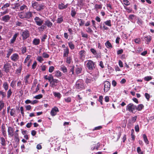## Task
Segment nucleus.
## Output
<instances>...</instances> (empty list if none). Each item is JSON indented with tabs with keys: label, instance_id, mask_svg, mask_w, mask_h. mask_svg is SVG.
Listing matches in <instances>:
<instances>
[{
	"label": "nucleus",
	"instance_id": "nucleus-1",
	"mask_svg": "<svg viewBox=\"0 0 154 154\" xmlns=\"http://www.w3.org/2000/svg\"><path fill=\"white\" fill-rule=\"evenodd\" d=\"M92 76L88 77L85 80V82L88 84L94 82L98 77L99 72L96 69L91 73Z\"/></svg>",
	"mask_w": 154,
	"mask_h": 154
},
{
	"label": "nucleus",
	"instance_id": "nucleus-2",
	"mask_svg": "<svg viewBox=\"0 0 154 154\" xmlns=\"http://www.w3.org/2000/svg\"><path fill=\"white\" fill-rule=\"evenodd\" d=\"M31 7L37 11H39L44 8L45 6L43 4H40L36 1H32L31 2Z\"/></svg>",
	"mask_w": 154,
	"mask_h": 154
},
{
	"label": "nucleus",
	"instance_id": "nucleus-3",
	"mask_svg": "<svg viewBox=\"0 0 154 154\" xmlns=\"http://www.w3.org/2000/svg\"><path fill=\"white\" fill-rule=\"evenodd\" d=\"M75 87L80 90L84 89L85 86L83 81L82 79L78 80L76 83Z\"/></svg>",
	"mask_w": 154,
	"mask_h": 154
},
{
	"label": "nucleus",
	"instance_id": "nucleus-4",
	"mask_svg": "<svg viewBox=\"0 0 154 154\" xmlns=\"http://www.w3.org/2000/svg\"><path fill=\"white\" fill-rule=\"evenodd\" d=\"M86 66L90 70H92L95 68L94 63L91 60H88Z\"/></svg>",
	"mask_w": 154,
	"mask_h": 154
},
{
	"label": "nucleus",
	"instance_id": "nucleus-5",
	"mask_svg": "<svg viewBox=\"0 0 154 154\" xmlns=\"http://www.w3.org/2000/svg\"><path fill=\"white\" fill-rule=\"evenodd\" d=\"M136 108V106L135 105L132 103H130L127 106L126 109L129 112L133 113Z\"/></svg>",
	"mask_w": 154,
	"mask_h": 154
},
{
	"label": "nucleus",
	"instance_id": "nucleus-6",
	"mask_svg": "<svg viewBox=\"0 0 154 154\" xmlns=\"http://www.w3.org/2000/svg\"><path fill=\"white\" fill-rule=\"evenodd\" d=\"M34 20L35 23L38 26H41L44 23L43 20L37 16L35 17Z\"/></svg>",
	"mask_w": 154,
	"mask_h": 154
},
{
	"label": "nucleus",
	"instance_id": "nucleus-7",
	"mask_svg": "<svg viewBox=\"0 0 154 154\" xmlns=\"http://www.w3.org/2000/svg\"><path fill=\"white\" fill-rule=\"evenodd\" d=\"M20 34L23 40L27 39L30 35L29 32L27 30H22Z\"/></svg>",
	"mask_w": 154,
	"mask_h": 154
},
{
	"label": "nucleus",
	"instance_id": "nucleus-8",
	"mask_svg": "<svg viewBox=\"0 0 154 154\" xmlns=\"http://www.w3.org/2000/svg\"><path fill=\"white\" fill-rule=\"evenodd\" d=\"M104 88L103 90L104 92H107L110 89V83L108 81H105L104 83Z\"/></svg>",
	"mask_w": 154,
	"mask_h": 154
},
{
	"label": "nucleus",
	"instance_id": "nucleus-9",
	"mask_svg": "<svg viewBox=\"0 0 154 154\" xmlns=\"http://www.w3.org/2000/svg\"><path fill=\"white\" fill-rule=\"evenodd\" d=\"M11 67V64L8 63H6L3 66L4 71L6 73H8Z\"/></svg>",
	"mask_w": 154,
	"mask_h": 154
},
{
	"label": "nucleus",
	"instance_id": "nucleus-10",
	"mask_svg": "<svg viewBox=\"0 0 154 154\" xmlns=\"http://www.w3.org/2000/svg\"><path fill=\"white\" fill-rule=\"evenodd\" d=\"M14 129L11 127H8V132L9 137H11L14 135Z\"/></svg>",
	"mask_w": 154,
	"mask_h": 154
},
{
	"label": "nucleus",
	"instance_id": "nucleus-11",
	"mask_svg": "<svg viewBox=\"0 0 154 154\" xmlns=\"http://www.w3.org/2000/svg\"><path fill=\"white\" fill-rule=\"evenodd\" d=\"M59 82V80L57 79H54V78L50 82V86L52 87H54V86L57 85V84Z\"/></svg>",
	"mask_w": 154,
	"mask_h": 154
},
{
	"label": "nucleus",
	"instance_id": "nucleus-12",
	"mask_svg": "<svg viewBox=\"0 0 154 154\" xmlns=\"http://www.w3.org/2000/svg\"><path fill=\"white\" fill-rule=\"evenodd\" d=\"M11 17L9 15H7L2 17L1 20L5 22H7L9 21Z\"/></svg>",
	"mask_w": 154,
	"mask_h": 154
},
{
	"label": "nucleus",
	"instance_id": "nucleus-13",
	"mask_svg": "<svg viewBox=\"0 0 154 154\" xmlns=\"http://www.w3.org/2000/svg\"><path fill=\"white\" fill-rule=\"evenodd\" d=\"M82 67L80 65H76L75 67V71L77 74L80 73L82 70Z\"/></svg>",
	"mask_w": 154,
	"mask_h": 154
},
{
	"label": "nucleus",
	"instance_id": "nucleus-14",
	"mask_svg": "<svg viewBox=\"0 0 154 154\" xmlns=\"http://www.w3.org/2000/svg\"><path fill=\"white\" fill-rule=\"evenodd\" d=\"M59 112L58 108L57 107H55L52 109L50 113L51 116H54L56 115L57 112Z\"/></svg>",
	"mask_w": 154,
	"mask_h": 154
},
{
	"label": "nucleus",
	"instance_id": "nucleus-15",
	"mask_svg": "<svg viewBox=\"0 0 154 154\" xmlns=\"http://www.w3.org/2000/svg\"><path fill=\"white\" fill-rule=\"evenodd\" d=\"M85 51L84 50H82L79 52V57L81 60H84L85 57Z\"/></svg>",
	"mask_w": 154,
	"mask_h": 154
},
{
	"label": "nucleus",
	"instance_id": "nucleus-16",
	"mask_svg": "<svg viewBox=\"0 0 154 154\" xmlns=\"http://www.w3.org/2000/svg\"><path fill=\"white\" fill-rule=\"evenodd\" d=\"M19 35V34L18 33H16L14 35L12 38L10 40V44H11L14 43L16 40L17 37V36H18Z\"/></svg>",
	"mask_w": 154,
	"mask_h": 154
},
{
	"label": "nucleus",
	"instance_id": "nucleus-17",
	"mask_svg": "<svg viewBox=\"0 0 154 154\" xmlns=\"http://www.w3.org/2000/svg\"><path fill=\"white\" fill-rule=\"evenodd\" d=\"M11 58L13 61H16L18 59L19 56L17 54H14L11 56Z\"/></svg>",
	"mask_w": 154,
	"mask_h": 154
},
{
	"label": "nucleus",
	"instance_id": "nucleus-18",
	"mask_svg": "<svg viewBox=\"0 0 154 154\" xmlns=\"http://www.w3.org/2000/svg\"><path fill=\"white\" fill-rule=\"evenodd\" d=\"M69 4H67L64 5L63 3H61L58 5V8L60 10H62L63 9H65L67 7Z\"/></svg>",
	"mask_w": 154,
	"mask_h": 154
},
{
	"label": "nucleus",
	"instance_id": "nucleus-19",
	"mask_svg": "<svg viewBox=\"0 0 154 154\" xmlns=\"http://www.w3.org/2000/svg\"><path fill=\"white\" fill-rule=\"evenodd\" d=\"M69 51V48L66 47L64 49L63 57H67L68 56Z\"/></svg>",
	"mask_w": 154,
	"mask_h": 154
},
{
	"label": "nucleus",
	"instance_id": "nucleus-20",
	"mask_svg": "<svg viewBox=\"0 0 154 154\" xmlns=\"http://www.w3.org/2000/svg\"><path fill=\"white\" fill-rule=\"evenodd\" d=\"M2 134L3 136L5 137H7L6 131L5 130V126L2 125Z\"/></svg>",
	"mask_w": 154,
	"mask_h": 154
},
{
	"label": "nucleus",
	"instance_id": "nucleus-21",
	"mask_svg": "<svg viewBox=\"0 0 154 154\" xmlns=\"http://www.w3.org/2000/svg\"><path fill=\"white\" fill-rule=\"evenodd\" d=\"M44 24L49 28H51L53 25L52 23L48 20L45 21Z\"/></svg>",
	"mask_w": 154,
	"mask_h": 154
},
{
	"label": "nucleus",
	"instance_id": "nucleus-22",
	"mask_svg": "<svg viewBox=\"0 0 154 154\" xmlns=\"http://www.w3.org/2000/svg\"><path fill=\"white\" fill-rule=\"evenodd\" d=\"M40 42V40L39 39L35 38L32 41V44L34 45H37L39 44Z\"/></svg>",
	"mask_w": 154,
	"mask_h": 154
},
{
	"label": "nucleus",
	"instance_id": "nucleus-23",
	"mask_svg": "<svg viewBox=\"0 0 154 154\" xmlns=\"http://www.w3.org/2000/svg\"><path fill=\"white\" fill-rule=\"evenodd\" d=\"M100 146V143H98L96 144H94L92 145L91 147V149L92 150H93L95 149H97Z\"/></svg>",
	"mask_w": 154,
	"mask_h": 154
},
{
	"label": "nucleus",
	"instance_id": "nucleus-24",
	"mask_svg": "<svg viewBox=\"0 0 154 154\" xmlns=\"http://www.w3.org/2000/svg\"><path fill=\"white\" fill-rule=\"evenodd\" d=\"M0 140L1 141V144L2 145L4 146H5L6 145V143L5 139L2 137H0Z\"/></svg>",
	"mask_w": 154,
	"mask_h": 154
},
{
	"label": "nucleus",
	"instance_id": "nucleus-25",
	"mask_svg": "<svg viewBox=\"0 0 154 154\" xmlns=\"http://www.w3.org/2000/svg\"><path fill=\"white\" fill-rule=\"evenodd\" d=\"M26 18L29 19L32 16V13L30 11L27 12L25 13Z\"/></svg>",
	"mask_w": 154,
	"mask_h": 154
},
{
	"label": "nucleus",
	"instance_id": "nucleus-26",
	"mask_svg": "<svg viewBox=\"0 0 154 154\" xmlns=\"http://www.w3.org/2000/svg\"><path fill=\"white\" fill-rule=\"evenodd\" d=\"M151 37L150 35L144 37V39L146 42L147 44H149V42L151 40Z\"/></svg>",
	"mask_w": 154,
	"mask_h": 154
},
{
	"label": "nucleus",
	"instance_id": "nucleus-27",
	"mask_svg": "<svg viewBox=\"0 0 154 154\" xmlns=\"http://www.w3.org/2000/svg\"><path fill=\"white\" fill-rule=\"evenodd\" d=\"M62 73L59 71L57 70L55 72V76L57 78H59L61 76Z\"/></svg>",
	"mask_w": 154,
	"mask_h": 154
},
{
	"label": "nucleus",
	"instance_id": "nucleus-28",
	"mask_svg": "<svg viewBox=\"0 0 154 154\" xmlns=\"http://www.w3.org/2000/svg\"><path fill=\"white\" fill-rule=\"evenodd\" d=\"M30 76V75L27 74L24 78V81L26 85L28 83V80Z\"/></svg>",
	"mask_w": 154,
	"mask_h": 154
},
{
	"label": "nucleus",
	"instance_id": "nucleus-29",
	"mask_svg": "<svg viewBox=\"0 0 154 154\" xmlns=\"http://www.w3.org/2000/svg\"><path fill=\"white\" fill-rule=\"evenodd\" d=\"M53 94L55 97H57L59 99L61 97V95L59 92H53Z\"/></svg>",
	"mask_w": 154,
	"mask_h": 154
},
{
	"label": "nucleus",
	"instance_id": "nucleus-30",
	"mask_svg": "<svg viewBox=\"0 0 154 154\" xmlns=\"http://www.w3.org/2000/svg\"><path fill=\"white\" fill-rule=\"evenodd\" d=\"M44 78L46 80H48L49 82H50L53 79V77L51 75H50L49 76L46 75L44 77Z\"/></svg>",
	"mask_w": 154,
	"mask_h": 154
},
{
	"label": "nucleus",
	"instance_id": "nucleus-31",
	"mask_svg": "<svg viewBox=\"0 0 154 154\" xmlns=\"http://www.w3.org/2000/svg\"><path fill=\"white\" fill-rule=\"evenodd\" d=\"M105 45L106 47L108 48H112V47L111 43L109 41H107L105 43Z\"/></svg>",
	"mask_w": 154,
	"mask_h": 154
},
{
	"label": "nucleus",
	"instance_id": "nucleus-32",
	"mask_svg": "<svg viewBox=\"0 0 154 154\" xmlns=\"http://www.w3.org/2000/svg\"><path fill=\"white\" fill-rule=\"evenodd\" d=\"M60 69L64 73L67 72V69L66 67L64 66H62L60 68Z\"/></svg>",
	"mask_w": 154,
	"mask_h": 154
},
{
	"label": "nucleus",
	"instance_id": "nucleus-33",
	"mask_svg": "<svg viewBox=\"0 0 154 154\" xmlns=\"http://www.w3.org/2000/svg\"><path fill=\"white\" fill-rule=\"evenodd\" d=\"M144 106L142 104H139L137 107L136 106V109L138 111H141L143 108Z\"/></svg>",
	"mask_w": 154,
	"mask_h": 154
},
{
	"label": "nucleus",
	"instance_id": "nucleus-34",
	"mask_svg": "<svg viewBox=\"0 0 154 154\" xmlns=\"http://www.w3.org/2000/svg\"><path fill=\"white\" fill-rule=\"evenodd\" d=\"M10 3L9 2V3H7L5 4L2 7V9L3 10H5V9L7 8L8 7L10 6Z\"/></svg>",
	"mask_w": 154,
	"mask_h": 154
},
{
	"label": "nucleus",
	"instance_id": "nucleus-35",
	"mask_svg": "<svg viewBox=\"0 0 154 154\" xmlns=\"http://www.w3.org/2000/svg\"><path fill=\"white\" fill-rule=\"evenodd\" d=\"M40 26L38 28V29L39 31H43L46 28L45 26L44 25H42Z\"/></svg>",
	"mask_w": 154,
	"mask_h": 154
},
{
	"label": "nucleus",
	"instance_id": "nucleus-36",
	"mask_svg": "<svg viewBox=\"0 0 154 154\" xmlns=\"http://www.w3.org/2000/svg\"><path fill=\"white\" fill-rule=\"evenodd\" d=\"M66 62L67 63L70 64L72 61V59L71 57L67 56L66 57Z\"/></svg>",
	"mask_w": 154,
	"mask_h": 154
},
{
	"label": "nucleus",
	"instance_id": "nucleus-37",
	"mask_svg": "<svg viewBox=\"0 0 154 154\" xmlns=\"http://www.w3.org/2000/svg\"><path fill=\"white\" fill-rule=\"evenodd\" d=\"M143 138L144 141L145 142V143L147 144H149V142L148 140L147 136H146V135L145 134H143Z\"/></svg>",
	"mask_w": 154,
	"mask_h": 154
},
{
	"label": "nucleus",
	"instance_id": "nucleus-38",
	"mask_svg": "<svg viewBox=\"0 0 154 154\" xmlns=\"http://www.w3.org/2000/svg\"><path fill=\"white\" fill-rule=\"evenodd\" d=\"M68 45L70 48L71 50H73L75 48V45L71 42H68Z\"/></svg>",
	"mask_w": 154,
	"mask_h": 154
},
{
	"label": "nucleus",
	"instance_id": "nucleus-39",
	"mask_svg": "<svg viewBox=\"0 0 154 154\" xmlns=\"http://www.w3.org/2000/svg\"><path fill=\"white\" fill-rule=\"evenodd\" d=\"M3 87L5 91L8 90V85L7 82H5L3 84Z\"/></svg>",
	"mask_w": 154,
	"mask_h": 154
},
{
	"label": "nucleus",
	"instance_id": "nucleus-40",
	"mask_svg": "<svg viewBox=\"0 0 154 154\" xmlns=\"http://www.w3.org/2000/svg\"><path fill=\"white\" fill-rule=\"evenodd\" d=\"M104 23L106 25L109 26H111V21L110 20H108L104 22Z\"/></svg>",
	"mask_w": 154,
	"mask_h": 154
},
{
	"label": "nucleus",
	"instance_id": "nucleus-41",
	"mask_svg": "<svg viewBox=\"0 0 154 154\" xmlns=\"http://www.w3.org/2000/svg\"><path fill=\"white\" fill-rule=\"evenodd\" d=\"M78 20L79 22H80L79 23V25L80 26H82L84 25L85 23V21L83 20L78 19Z\"/></svg>",
	"mask_w": 154,
	"mask_h": 154
},
{
	"label": "nucleus",
	"instance_id": "nucleus-42",
	"mask_svg": "<svg viewBox=\"0 0 154 154\" xmlns=\"http://www.w3.org/2000/svg\"><path fill=\"white\" fill-rule=\"evenodd\" d=\"M13 51V49H10L8 51V53L7 54L6 57L7 58H9L11 54Z\"/></svg>",
	"mask_w": 154,
	"mask_h": 154
},
{
	"label": "nucleus",
	"instance_id": "nucleus-43",
	"mask_svg": "<svg viewBox=\"0 0 154 154\" xmlns=\"http://www.w3.org/2000/svg\"><path fill=\"white\" fill-rule=\"evenodd\" d=\"M95 9H96V10L99 9H101L102 8V6L101 5H98L97 4H95L94 5Z\"/></svg>",
	"mask_w": 154,
	"mask_h": 154
},
{
	"label": "nucleus",
	"instance_id": "nucleus-44",
	"mask_svg": "<svg viewBox=\"0 0 154 154\" xmlns=\"http://www.w3.org/2000/svg\"><path fill=\"white\" fill-rule=\"evenodd\" d=\"M76 14V12L75 11V10L74 9H73V8H72V10L71 13V16L74 17L75 16Z\"/></svg>",
	"mask_w": 154,
	"mask_h": 154
},
{
	"label": "nucleus",
	"instance_id": "nucleus-45",
	"mask_svg": "<svg viewBox=\"0 0 154 154\" xmlns=\"http://www.w3.org/2000/svg\"><path fill=\"white\" fill-rule=\"evenodd\" d=\"M137 118V116H135L132 117L131 120V123H134L136 121Z\"/></svg>",
	"mask_w": 154,
	"mask_h": 154
},
{
	"label": "nucleus",
	"instance_id": "nucleus-46",
	"mask_svg": "<svg viewBox=\"0 0 154 154\" xmlns=\"http://www.w3.org/2000/svg\"><path fill=\"white\" fill-rule=\"evenodd\" d=\"M12 92L11 91V89H9L7 93V97L8 98H9L11 95Z\"/></svg>",
	"mask_w": 154,
	"mask_h": 154
},
{
	"label": "nucleus",
	"instance_id": "nucleus-47",
	"mask_svg": "<svg viewBox=\"0 0 154 154\" xmlns=\"http://www.w3.org/2000/svg\"><path fill=\"white\" fill-rule=\"evenodd\" d=\"M4 106V103L2 100H0V111L2 110Z\"/></svg>",
	"mask_w": 154,
	"mask_h": 154
},
{
	"label": "nucleus",
	"instance_id": "nucleus-48",
	"mask_svg": "<svg viewBox=\"0 0 154 154\" xmlns=\"http://www.w3.org/2000/svg\"><path fill=\"white\" fill-rule=\"evenodd\" d=\"M37 60L40 63H42V62L44 60L43 59L41 56H38L37 58Z\"/></svg>",
	"mask_w": 154,
	"mask_h": 154
},
{
	"label": "nucleus",
	"instance_id": "nucleus-49",
	"mask_svg": "<svg viewBox=\"0 0 154 154\" xmlns=\"http://www.w3.org/2000/svg\"><path fill=\"white\" fill-rule=\"evenodd\" d=\"M74 66H73L70 69V71L69 72V74L72 75L74 73Z\"/></svg>",
	"mask_w": 154,
	"mask_h": 154
},
{
	"label": "nucleus",
	"instance_id": "nucleus-50",
	"mask_svg": "<svg viewBox=\"0 0 154 154\" xmlns=\"http://www.w3.org/2000/svg\"><path fill=\"white\" fill-rule=\"evenodd\" d=\"M123 4L125 5H126L128 6L130 5V3L128 0H123Z\"/></svg>",
	"mask_w": 154,
	"mask_h": 154
},
{
	"label": "nucleus",
	"instance_id": "nucleus-51",
	"mask_svg": "<svg viewBox=\"0 0 154 154\" xmlns=\"http://www.w3.org/2000/svg\"><path fill=\"white\" fill-rule=\"evenodd\" d=\"M0 95H2V99L4 98L6 96V93L2 91H0Z\"/></svg>",
	"mask_w": 154,
	"mask_h": 154
},
{
	"label": "nucleus",
	"instance_id": "nucleus-52",
	"mask_svg": "<svg viewBox=\"0 0 154 154\" xmlns=\"http://www.w3.org/2000/svg\"><path fill=\"white\" fill-rule=\"evenodd\" d=\"M63 21V18L62 17L58 18L57 19V23H61Z\"/></svg>",
	"mask_w": 154,
	"mask_h": 154
},
{
	"label": "nucleus",
	"instance_id": "nucleus-53",
	"mask_svg": "<svg viewBox=\"0 0 154 154\" xmlns=\"http://www.w3.org/2000/svg\"><path fill=\"white\" fill-rule=\"evenodd\" d=\"M27 8V6L25 5H23L20 7V10L21 11H23Z\"/></svg>",
	"mask_w": 154,
	"mask_h": 154
},
{
	"label": "nucleus",
	"instance_id": "nucleus-54",
	"mask_svg": "<svg viewBox=\"0 0 154 154\" xmlns=\"http://www.w3.org/2000/svg\"><path fill=\"white\" fill-rule=\"evenodd\" d=\"M137 151L139 154H143V152L142 151L140 147H137Z\"/></svg>",
	"mask_w": 154,
	"mask_h": 154
},
{
	"label": "nucleus",
	"instance_id": "nucleus-55",
	"mask_svg": "<svg viewBox=\"0 0 154 154\" xmlns=\"http://www.w3.org/2000/svg\"><path fill=\"white\" fill-rule=\"evenodd\" d=\"M43 57L44 58H48L49 57V55L45 52H44L42 54Z\"/></svg>",
	"mask_w": 154,
	"mask_h": 154
},
{
	"label": "nucleus",
	"instance_id": "nucleus-56",
	"mask_svg": "<svg viewBox=\"0 0 154 154\" xmlns=\"http://www.w3.org/2000/svg\"><path fill=\"white\" fill-rule=\"evenodd\" d=\"M20 17L21 19L26 18L25 13H22L19 14Z\"/></svg>",
	"mask_w": 154,
	"mask_h": 154
},
{
	"label": "nucleus",
	"instance_id": "nucleus-57",
	"mask_svg": "<svg viewBox=\"0 0 154 154\" xmlns=\"http://www.w3.org/2000/svg\"><path fill=\"white\" fill-rule=\"evenodd\" d=\"M31 57L30 55H27L24 61V63H26L29 60Z\"/></svg>",
	"mask_w": 154,
	"mask_h": 154
},
{
	"label": "nucleus",
	"instance_id": "nucleus-58",
	"mask_svg": "<svg viewBox=\"0 0 154 154\" xmlns=\"http://www.w3.org/2000/svg\"><path fill=\"white\" fill-rule=\"evenodd\" d=\"M54 69V67L53 66H51L49 69V72L50 73L52 72Z\"/></svg>",
	"mask_w": 154,
	"mask_h": 154
},
{
	"label": "nucleus",
	"instance_id": "nucleus-59",
	"mask_svg": "<svg viewBox=\"0 0 154 154\" xmlns=\"http://www.w3.org/2000/svg\"><path fill=\"white\" fill-rule=\"evenodd\" d=\"M90 51L94 55H96L97 54V51L94 49L92 48L91 49Z\"/></svg>",
	"mask_w": 154,
	"mask_h": 154
},
{
	"label": "nucleus",
	"instance_id": "nucleus-60",
	"mask_svg": "<svg viewBox=\"0 0 154 154\" xmlns=\"http://www.w3.org/2000/svg\"><path fill=\"white\" fill-rule=\"evenodd\" d=\"M65 101L67 103L70 102L71 101V98L70 97H68L67 98H64Z\"/></svg>",
	"mask_w": 154,
	"mask_h": 154
},
{
	"label": "nucleus",
	"instance_id": "nucleus-61",
	"mask_svg": "<svg viewBox=\"0 0 154 154\" xmlns=\"http://www.w3.org/2000/svg\"><path fill=\"white\" fill-rule=\"evenodd\" d=\"M42 97V95L41 94H40L37 95L35 96L34 98L36 99H40Z\"/></svg>",
	"mask_w": 154,
	"mask_h": 154
},
{
	"label": "nucleus",
	"instance_id": "nucleus-62",
	"mask_svg": "<svg viewBox=\"0 0 154 154\" xmlns=\"http://www.w3.org/2000/svg\"><path fill=\"white\" fill-rule=\"evenodd\" d=\"M152 79V77L150 76H147L144 78V80L146 81H149Z\"/></svg>",
	"mask_w": 154,
	"mask_h": 154
},
{
	"label": "nucleus",
	"instance_id": "nucleus-63",
	"mask_svg": "<svg viewBox=\"0 0 154 154\" xmlns=\"http://www.w3.org/2000/svg\"><path fill=\"white\" fill-rule=\"evenodd\" d=\"M15 110L14 109H11L10 112L11 115L12 116H14L15 113Z\"/></svg>",
	"mask_w": 154,
	"mask_h": 154
},
{
	"label": "nucleus",
	"instance_id": "nucleus-64",
	"mask_svg": "<svg viewBox=\"0 0 154 154\" xmlns=\"http://www.w3.org/2000/svg\"><path fill=\"white\" fill-rule=\"evenodd\" d=\"M134 128L136 132H138L139 131V127L138 125H137L135 126Z\"/></svg>",
	"mask_w": 154,
	"mask_h": 154
}]
</instances>
